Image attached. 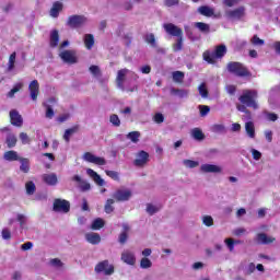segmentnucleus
<instances>
[{
  "instance_id": "nucleus-16",
  "label": "nucleus",
  "mask_w": 280,
  "mask_h": 280,
  "mask_svg": "<svg viewBox=\"0 0 280 280\" xmlns=\"http://www.w3.org/2000/svg\"><path fill=\"white\" fill-rule=\"evenodd\" d=\"M200 170L203 174H220L222 172V167L215 164H202Z\"/></svg>"
},
{
  "instance_id": "nucleus-27",
  "label": "nucleus",
  "mask_w": 280,
  "mask_h": 280,
  "mask_svg": "<svg viewBox=\"0 0 280 280\" xmlns=\"http://www.w3.org/2000/svg\"><path fill=\"white\" fill-rule=\"evenodd\" d=\"M20 170L23 172V174L30 173V159L27 158H20Z\"/></svg>"
},
{
  "instance_id": "nucleus-10",
  "label": "nucleus",
  "mask_w": 280,
  "mask_h": 280,
  "mask_svg": "<svg viewBox=\"0 0 280 280\" xmlns=\"http://www.w3.org/2000/svg\"><path fill=\"white\" fill-rule=\"evenodd\" d=\"M166 34H168L170 36H175L176 38L183 36V28L176 26L173 23H166L163 25Z\"/></svg>"
},
{
  "instance_id": "nucleus-58",
  "label": "nucleus",
  "mask_w": 280,
  "mask_h": 280,
  "mask_svg": "<svg viewBox=\"0 0 280 280\" xmlns=\"http://www.w3.org/2000/svg\"><path fill=\"white\" fill-rule=\"evenodd\" d=\"M158 211H159V208H156L154 205H152V203L147 205V212L150 215H154V213H156Z\"/></svg>"
},
{
  "instance_id": "nucleus-61",
  "label": "nucleus",
  "mask_w": 280,
  "mask_h": 280,
  "mask_svg": "<svg viewBox=\"0 0 280 280\" xmlns=\"http://www.w3.org/2000/svg\"><path fill=\"white\" fill-rule=\"evenodd\" d=\"M46 106V118L47 119H54V108H51V106L49 105H45Z\"/></svg>"
},
{
  "instance_id": "nucleus-53",
  "label": "nucleus",
  "mask_w": 280,
  "mask_h": 280,
  "mask_svg": "<svg viewBox=\"0 0 280 280\" xmlns=\"http://www.w3.org/2000/svg\"><path fill=\"white\" fill-rule=\"evenodd\" d=\"M199 94L201 95V97H209V90H207L205 83H201L199 85Z\"/></svg>"
},
{
  "instance_id": "nucleus-35",
  "label": "nucleus",
  "mask_w": 280,
  "mask_h": 280,
  "mask_svg": "<svg viewBox=\"0 0 280 280\" xmlns=\"http://www.w3.org/2000/svg\"><path fill=\"white\" fill-rule=\"evenodd\" d=\"M22 89H23V82L15 83L13 89L10 92H8L7 97L12 100V97H14V94L19 93V91H21Z\"/></svg>"
},
{
  "instance_id": "nucleus-7",
  "label": "nucleus",
  "mask_w": 280,
  "mask_h": 280,
  "mask_svg": "<svg viewBox=\"0 0 280 280\" xmlns=\"http://www.w3.org/2000/svg\"><path fill=\"white\" fill-rule=\"evenodd\" d=\"M59 58L67 65H77L78 62V51L70 49L63 50L59 54Z\"/></svg>"
},
{
  "instance_id": "nucleus-36",
  "label": "nucleus",
  "mask_w": 280,
  "mask_h": 280,
  "mask_svg": "<svg viewBox=\"0 0 280 280\" xmlns=\"http://www.w3.org/2000/svg\"><path fill=\"white\" fill-rule=\"evenodd\" d=\"M171 95H176L177 97H187V95H189V92L187 90L172 88Z\"/></svg>"
},
{
  "instance_id": "nucleus-64",
  "label": "nucleus",
  "mask_w": 280,
  "mask_h": 280,
  "mask_svg": "<svg viewBox=\"0 0 280 280\" xmlns=\"http://www.w3.org/2000/svg\"><path fill=\"white\" fill-rule=\"evenodd\" d=\"M256 267L253 262H250L247 268L245 269V275H253L255 272Z\"/></svg>"
},
{
  "instance_id": "nucleus-51",
  "label": "nucleus",
  "mask_w": 280,
  "mask_h": 280,
  "mask_svg": "<svg viewBox=\"0 0 280 280\" xmlns=\"http://www.w3.org/2000/svg\"><path fill=\"white\" fill-rule=\"evenodd\" d=\"M90 72H91L92 75H94L95 78L102 77V70H100V67H98V66H91V67H90Z\"/></svg>"
},
{
  "instance_id": "nucleus-23",
  "label": "nucleus",
  "mask_w": 280,
  "mask_h": 280,
  "mask_svg": "<svg viewBox=\"0 0 280 280\" xmlns=\"http://www.w3.org/2000/svg\"><path fill=\"white\" fill-rule=\"evenodd\" d=\"M86 242H89V244H93V245H97L100 244V242H102V236H100L98 233L92 232V233H88L85 235Z\"/></svg>"
},
{
  "instance_id": "nucleus-28",
  "label": "nucleus",
  "mask_w": 280,
  "mask_h": 280,
  "mask_svg": "<svg viewBox=\"0 0 280 280\" xmlns=\"http://www.w3.org/2000/svg\"><path fill=\"white\" fill-rule=\"evenodd\" d=\"M84 45L86 49H93V45H95V37L93 36V34L84 35Z\"/></svg>"
},
{
  "instance_id": "nucleus-33",
  "label": "nucleus",
  "mask_w": 280,
  "mask_h": 280,
  "mask_svg": "<svg viewBox=\"0 0 280 280\" xmlns=\"http://www.w3.org/2000/svg\"><path fill=\"white\" fill-rule=\"evenodd\" d=\"M105 224L102 218H97L92 222L91 229L92 231H100V229H104Z\"/></svg>"
},
{
  "instance_id": "nucleus-41",
  "label": "nucleus",
  "mask_w": 280,
  "mask_h": 280,
  "mask_svg": "<svg viewBox=\"0 0 280 280\" xmlns=\"http://www.w3.org/2000/svg\"><path fill=\"white\" fill-rule=\"evenodd\" d=\"M113 205H115V200L114 199H107L104 210L105 213H113V211H115V207H113Z\"/></svg>"
},
{
  "instance_id": "nucleus-4",
  "label": "nucleus",
  "mask_w": 280,
  "mask_h": 280,
  "mask_svg": "<svg viewBox=\"0 0 280 280\" xmlns=\"http://www.w3.org/2000/svg\"><path fill=\"white\" fill-rule=\"evenodd\" d=\"M95 272L101 275L103 272L106 277H110V275H115V266L110 265L108 260L100 261L95 268Z\"/></svg>"
},
{
  "instance_id": "nucleus-31",
  "label": "nucleus",
  "mask_w": 280,
  "mask_h": 280,
  "mask_svg": "<svg viewBox=\"0 0 280 280\" xmlns=\"http://www.w3.org/2000/svg\"><path fill=\"white\" fill-rule=\"evenodd\" d=\"M198 12H199L202 16H213V14H214L213 9L209 8L208 5H201V7H199Z\"/></svg>"
},
{
  "instance_id": "nucleus-59",
  "label": "nucleus",
  "mask_w": 280,
  "mask_h": 280,
  "mask_svg": "<svg viewBox=\"0 0 280 280\" xmlns=\"http://www.w3.org/2000/svg\"><path fill=\"white\" fill-rule=\"evenodd\" d=\"M225 91L226 93H229V95H234L237 92V86L233 84H229L225 86Z\"/></svg>"
},
{
  "instance_id": "nucleus-17",
  "label": "nucleus",
  "mask_w": 280,
  "mask_h": 280,
  "mask_svg": "<svg viewBox=\"0 0 280 280\" xmlns=\"http://www.w3.org/2000/svg\"><path fill=\"white\" fill-rule=\"evenodd\" d=\"M256 242L257 244L268 245V244H272L273 242H277V238L272 236H268V234L266 233H258L256 235Z\"/></svg>"
},
{
  "instance_id": "nucleus-3",
  "label": "nucleus",
  "mask_w": 280,
  "mask_h": 280,
  "mask_svg": "<svg viewBox=\"0 0 280 280\" xmlns=\"http://www.w3.org/2000/svg\"><path fill=\"white\" fill-rule=\"evenodd\" d=\"M223 56H226V46L219 45L215 47L214 51L206 50L202 54V58L208 65H215L217 59H222Z\"/></svg>"
},
{
  "instance_id": "nucleus-14",
  "label": "nucleus",
  "mask_w": 280,
  "mask_h": 280,
  "mask_svg": "<svg viewBox=\"0 0 280 280\" xmlns=\"http://www.w3.org/2000/svg\"><path fill=\"white\" fill-rule=\"evenodd\" d=\"M9 117L12 126H15L16 128H21L23 126V116L19 114V110L11 109Z\"/></svg>"
},
{
  "instance_id": "nucleus-63",
  "label": "nucleus",
  "mask_w": 280,
  "mask_h": 280,
  "mask_svg": "<svg viewBox=\"0 0 280 280\" xmlns=\"http://www.w3.org/2000/svg\"><path fill=\"white\" fill-rule=\"evenodd\" d=\"M20 140L25 145V144L30 143V136H27V133H25V132H21Z\"/></svg>"
},
{
  "instance_id": "nucleus-49",
  "label": "nucleus",
  "mask_w": 280,
  "mask_h": 280,
  "mask_svg": "<svg viewBox=\"0 0 280 280\" xmlns=\"http://www.w3.org/2000/svg\"><path fill=\"white\" fill-rule=\"evenodd\" d=\"M199 112L201 117H207V115H209L211 112V107L208 105H199Z\"/></svg>"
},
{
  "instance_id": "nucleus-37",
  "label": "nucleus",
  "mask_w": 280,
  "mask_h": 280,
  "mask_svg": "<svg viewBox=\"0 0 280 280\" xmlns=\"http://www.w3.org/2000/svg\"><path fill=\"white\" fill-rule=\"evenodd\" d=\"M14 65H16V52L10 55L7 71H14Z\"/></svg>"
},
{
  "instance_id": "nucleus-25",
  "label": "nucleus",
  "mask_w": 280,
  "mask_h": 280,
  "mask_svg": "<svg viewBox=\"0 0 280 280\" xmlns=\"http://www.w3.org/2000/svg\"><path fill=\"white\" fill-rule=\"evenodd\" d=\"M128 231H130V225L122 224V232L118 236L119 244H126L128 242Z\"/></svg>"
},
{
  "instance_id": "nucleus-5",
  "label": "nucleus",
  "mask_w": 280,
  "mask_h": 280,
  "mask_svg": "<svg viewBox=\"0 0 280 280\" xmlns=\"http://www.w3.org/2000/svg\"><path fill=\"white\" fill-rule=\"evenodd\" d=\"M52 211L56 213H69L71 211V203L67 199L57 198L54 200Z\"/></svg>"
},
{
  "instance_id": "nucleus-22",
  "label": "nucleus",
  "mask_w": 280,
  "mask_h": 280,
  "mask_svg": "<svg viewBox=\"0 0 280 280\" xmlns=\"http://www.w3.org/2000/svg\"><path fill=\"white\" fill-rule=\"evenodd\" d=\"M80 130V125H74L73 127L66 129L63 133V140L66 143H69L71 141V135H75Z\"/></svg>"
},
{
  "instance_id": "nucleus-60",
  "label": "nucleus",
  "mask_w": 280,
  "mask_h": 280,
  "mask_svg": "<svg viewBox=\"0 0 280 280\" xmlns=\"http://www.w3.org/2000/svg\"><path fill=\"white\" fill-rule=\"evenodd\" d=\"M180 3V0H164V5L166 8H174V5H178Z\"/></svg>"
},
{
  "instance_id": "nucleus-24",
  "label": "nucleus",
  "mask_w": 280,
  "mask_h": 280,
  "mask_svg": "<svg viewBox=\"0 0 280 280\" xmlns=\"http://www.w3.org/2000/svg\"><path fill=\"white\" fill-rule=\"evenodd\" d=\"M58 43H60V34L58 33V30H54L50 32L49 45L54 49L58 47Z\"/></svg>"
},
{
  "instance_id": "nucleus-39",
  "label": "nucleus",
  "mask_w": 280,
  "mask_h": 280,
  "mask_svg": "<svg viewBox=\"0 0 280 280\" xmlns=\"http://www.w3.org/2000/svg\"><path fill=\"white\" fill-rule=\"evenodd\" d=\"M16 136L14 133H9L7 136V140H5V143L8 145V148H14L16 145Z\"/></svg>"
},
{
  "instance_id": "nucleus-43",
  "label": "nucleus",
  "mask_w": 280,
  "mask_h": 280,
  "mask_svg": "<svg viewBox=\"0 0 280 280\" xmlns=\"http://www.w3.org/2000/svg\"><path fill=\"white\" fill-rule=\"evenodd\" d=\"M173 51H183V36L177 37L176 43L173 44Z\"/></svg>"
},
{
  "instance_id": "nucleus-8",
  "label": "nucleus",
  "mask_w": 280,
  "mask_h": 280,
  "mask_svg": "<svg viewBox=\"0 0 280 280\" xmlns=\"http://www.w3.org/2000/svg\"><path fill=\"white\" fill-rule=\"evenodd\" d=\"M150 161V153L144 150H141L137 153V159L133 161L136 167H145Z\"/></svg>"
},
{
  "instance_id": "nucleus-29",
  "label": "nucleus",
  "mask_w": 280,
  "mask_h": 280,
  "mask_svg": "<svg viewBox=\"0 0 280 280\" xmlns=\"http://www.w3.org/2000/svg\"><path fill=\"white\" fill-rule=\"evenodd\" d=\"M195 27L199 30V32H202L203 34H209L211 32V26L205 22H197L195 23Z\"/></svg>"
},
{
  "instance_id": "nucleus-15",
  "label": "nucleus",
  "mask_w": 280,
  "mask_h": 280,
  "mask_svg": "<svg viewBox=\"0 0 280 280\" xmlns=\"http://www.w3.org/2000/svg\"><path fill=\"white\" fill-rule=\"evenodd\" d=\"M128 73H130V70L126 68L120 69L117 72L116 84L118 89H121V91H124V82H126V75H128Z\"/></svg>"
},
{
  "instance_id": "nucleus-18",
  "label": "nucleus",
  "mask_w": 280,
  "mask_h": 280,
  "mask_svg": "<svg viewBox=\"0 0 280 280\" xmlns=\"http://www.w3.org/2000/svg\"><path fill=\"white\" fill-rule=\"evenodd\" d=\"M121 261L128 266H135V264H137V257H135V254L127 250L121 254Z\"/></svg>"
},
{
  "instance_id": "nucleus-47",
  "label": "nucleus",
  "mask_w": 280,
  "mask_h": 280,
  "mask_svg": "<svg viewBox=\"0 0 280 280\" xmlns=\"http://www.w3.org/2000/svg\"><path fill=\"white\" fill-rule=\"evenodd\" d=\"M109 121L110 124H113V126H116V128H119V126H121V120L119 119V116H117V114L110 115Z\"/></svg>"
},
{
  "instance_id": "nucleus-55",
  "label": "nucleus",
  "mask_w": 280,
  "mask_h": 280,
  "mask_svg": "<svg viewBox=\"0 0 280 280\" xmlns=\"http://www.w3.org/2000/svg\"><path fill=\"white\" fill-rule=\"evenodd\" d=\"M202 222H203L205 226H213V217L205 215L202 218Z\"/></svg>"
},
{
  "instance_id": "nucleus-62",
  "label": "nucleus",
  "mask_w": 280,
  "mask_h": 280,
  "mask_svg": "<svg viewBox=\"0 0 280 280\" xmlns=\"http://www.w3.org/2000/svg\"><path fill=\"white\" fill-rule=\"evenodd\" d=\"M71 117V114H62L57 118V121L59 124H65V121H68V119Z\"/></svg>"
},
{
  "instance_id": "nucleus-45",
  "label": "nucleus",
  "mask_w": 280,
  "mask_h": 280,
  "mask_svg": "<svg viewBox=\"0 0 280 280\" xmlns=\"http://www.w3.org/2000/svg\"><path fill=\"white\" fill-rule=\"evenodd\" d=\"M183 163L185 167H188L189 170H194V167H198V165H200V162L194 160H184Z\"/></svg>"
},
{
  "instance_id": "nucleus-42",
  "label": "nucleus",
  "mask_w": 280,
  "mask_h": 280,
  "mask_svg": "<svg viewBox=\"0 0 280 280\" xmlns=\"http://www.w3.org/2000/svg\"><path fill=\"white\" fill-rule=\"evenodd\" d=\"M139 137H141V132L139 131H131L127 135V139H130L132 143H139Z\"/></svg>"
},
{
  "instance_id": "nucleus-57",
  "label": "nucleus",
  "mask_w": 280,
  "mask_h": 280,
  "mask_svg": "<svg viewBox=\"0 0 280 280\" xmlns=\"http://www.w3.org/2000/svg\"><path fill=\"white\" fill-rule=\"evenodd\" d=\"M153 120L155 124H163V121H165V116H163V114H161V113H156L153 116Z\"/></svg>"
},
{
  "instance_id": "nucleus-40",
  "label": "nucleus",
  "mask_w": 280,
  "mask_h": 280,
  "mask_svg": "<svg viewBox=\"0 0 280 280\" xmlns=\"http://www.w3.org/2000/svg\"><path fill=\"white\" fill-rule=\"evenodd\" d=\"M144 40L148 45H151V47H156V37L154 36V33L147 34Z\"/></svg>"
},
{
  "instance_id": "nucleus-12",
  "label": "nucleus",
  "mask_w": 280,
  "mask_h": 280,
  "mask_svg": "<svg viewBox=\"0 0 280 280\" xmlns=\"http://www.w3.org/2000/svg\"><path fill=\"white\" fill-rule=\"evenodd\" d=\"M86 23V18L84 15H71L68 19L69 27H82Z\"/></svg>"
},
{
  "instance_id": "nucleus-56",
  "label": "nucleus",
  "mask_w": 280,
  "mask_h": 280,
  "mask_svg": "<svg viewBox=\"0 0 280 280\" xmlns=\"http://www.w3.org/2000/svg\"><path fill=\"white\" fill-rule=\"evenodd\" d=\"M252 45H258L261 46L265 44L264 39L259 38V36L254 35L250 39Z\"/></svg>"
},
{
  "instance_id": "nucleus-52",
  "label": "nucleus",
  "mask_w": 280,
  "mask_h": 280,
  "mask_svg": "<svg viewBox=\"0 0 280 280\" xmlns=\"http://www.w3.org/2000/svg\"><path fill=\"white\" fill-rule=\"evenodd\" d=\"M1 235H2V238L7 240V241L12 240V232H11L10 229H8V228H4V229L1 231Z\"/></svg>"
},
{
  "instance_id": "nucleus-21",
  "label": "nucleus",
  "mask_w": 280,
  "mask_h": 280,
  "mask_svg": "<svg viewBox=\"0 0 280 280\" xmlns=\"http://www.w3.org/2000/svg\"><path fill=\"white\" fill-rule=\"evenodd\" d=\"M86 174H89L91 178H93L96 185H98L100 187H104V179H102V176H100L97 172L93 171V168H88Z\"/></svg>"
},
{
  "instance_id": "nucleus-11",
  "label": "nucleus",
  "mask_w": 280,
  "mask_h": 280,
  "mask_svg": "<svg viewBox=\"0 0 280 280\" xmlns=\"http://www.w3.org/2000/svg\"><path fill=\"white\" fill-rule=\"evenodd\" d=\"M28 91H30L31 100L33 102H36V100H38V95H40V84L38 83V80H33L28 84Z\"/></svg>"
},
{
  "instance_id": "nucleus-38",
  "label": "nucleus",
  "mask_w": 280,
  "mask_h": 280,
  "mask_svg": "<svg viewBox=\"0 0 280 280\" xmlns=\"http://www.w3.org/2000/svg\"><path fill=\"white\" fill-rule=\"evenodd\" d=\"M25 189H26V194L27 196H34V194H36V184H34V182H27L25 184Z\"/></svg>"
},
{
  "instance_id": "nucleus-9",
  "label": "nucleus",
  "mask_w": 280,
  "mask_h": 280,
  "mask_svg": "<svg viewBox=\"0 0 280 280\" xmlns=\"http://www.w3.org/2000/svg\"><path fill=\"white\" fill-rule=\"evenodd\" d=\"M113 198L116 202H126L132 198V191L129 189H118L114 192Z\"/></svg>"
},
{
  "instance_id": "nucleus-1",
  "label": "nucleus",
  "mask_w": 280,
  "mask_h": 280,
  "mask_svg": "<svg viewBox=\"0 0 280 280\" xmlns=\"http://www.w3.org/2000/svg\"><path fill=\"white\" fill-rule=\"evenodd\" d=\"M226 70L232 75H236V78H250L253 73L244 63L240 61H230L226 65Z\"/></svg>"
},
{
  "instance_id": "nucleus-30",
  "label": "nucleus",
  "mask_w": 280,
  "mask_h": 280,
  "mask_svg": "<svg viewBox=\"0 0 280 280\" xmlns=\"http://www.w3.org/2000/svg\"><path fill=\"white\" fill-rule=\"evenodd\" d=\"M4 161H20L19 153L16 151H7L3 155Z\"/></svg>"
},
{
  "instance_id": "nucleus-19",
  "label": "nucleus",
  "mask_w": 280,
  "mask_h": 280,
  "mask_svg": "<svg viewBox=\"0 0 280 280\" xmlns=\"http://www.w3.org/2000/svg\"><path fill=\"white\" fill-rule=\"evenodd\" d=\"M42 179L46 185H49L50 187L58 185V175L55 173L44 174Z\"/></svg>"
},
{
  "instance_id": "nucleus-46",
  "label": "nucleus",
  "mask_w": 280,
  "mask_h": 280,
  "mask_svg": "<svg viewBox=\"0 0 280 280\" xmlns=\"http://www.w3.org/2000/svg\"><path fill=\"white\" fill-rule=\"evenodd\" d=\"M140 267L143 268L144 270H148V268H152V260L149 258L143 257L140 260Z\"/></svg>"
},
{
  "instance_id": "nucleus-6",
  "label": "nucleus",
  "mask_w": 280,
  "mask_h": 280,
  "mask_svg": "<svg viewBox=\"0 0 280 280\" xmlns=\"http://www.w3.org/2000/svg\"><path fill=\"white\" fill-rule=\"evenodd\" d=\"M226 19L230 21H242L246 16V7L241 5L238 8L225 11Z\"/></svg>"
},
{
  "instance_id": "nucleus-2",
  "label": "nucleus",
  "mask_w": 280,
  "mask_h": 280,
  "mask_svg": "<svg viewBox=\"0 0 280 280\" xmlns=\"http://www.w3.org/2000/svg\"><path fill=\"white\" fill-rule=\"evenodd\" d=\"M257 97H259L257 90H243L242 95L238 97V102L248 108H254V110H257V108H259Z\"/></svg>"
},
{
  "instance_id": "nucleus-13",
  "label": "nucleus",
  "mask_w": 280,
  "mask_h": 280,
  "mask_svg": "<svg viewBox=\"0 0 280 280\" xmlns=\"http://www.w3.org/2000/svg\"><path fill=\"white\" fill-rule=\"evenodd\" d=\"M83 159L84 161H86L88 163H93L94 165H106V159L104 158H100V156H95L93 153L91 152H85L83 154Z\"/></svg>"
},
{
  "instance_id": "nucleus-50",
  "label": "nucleus",
  "mask_w": 280,
  "mask_h": 280,
  "mask_svg": "<svg viewBox=\"0 0 280 280\" xmlns=\"http://www.w3.org/2000/svg\"><path fill=\"white\" fill-rule=\"evenodd\" d=\"M106 176L112 178V180L119 182V172L117 171H105Z\"/></svg>"
},
{
  "instance_id": "nucleus-26",
  "label": "nucleus",
  "mask_w": 280,
  "mask_h": 280,
  "mask_svg": "<svg viewBox=\"0 0 280 280\" xmlns=\"http://www.w3.org/2000/svg\"><path fill=\"white\" fill-rule=\"evenodd\" d=\"M61 10H62V3L55 2L52 4V8L50 9V16H52V19H58Z\"/></svg>"
},
{
  "instance_id": "nucleus-54",
  "label": "nucleus",
  "mask_w": 280,
  "mask_h": 280,
  "mask_svg": "<svg viewBox=\"0 0 280 280\" xmlns=\"http://www.w3.org/2000/svg\"><path fill=\"white\" fill-rule=\"evenodd\" d=\"M225 244L231 253H233V250H235V240L225 238Z\"/></svg>"
},
{
  "instance_id": "nucleus-34",
  "label": "nucleus",
  "mask_w": 280,
  "mask_h": 280,
  "mask_svg": "<svg viewBox=\"0 0 280 280\" xmlns=\"http://www.w3.org/2000/svg\"><path fill=\"white\" fill-rule=\"evenodd\" d=\"M184 80H185V72L183 71L173 72V81L176 82V84H183Z\"/></svg>"
},
{
  "instance_id": "nucleus-20",
  "label": "nucleus",
  "mask_w": 280,
  "mask_h": 280,
  "mask_svg": "<svg viewBox=\"0 0 280 280\" xmlns=\"http://www.w3.org/2000/svg\"><path fill=\"white\" fill-rule=\"evenodd\" d=\"M72 180L74 183H79L81 191H89L91 189V184L86 180H83L80 175H74Z\"/></svg>"
},
{
  "instance_id": "nucleus-44",
  "label": "nucleus",
  "mask_w": 280,
  "mask_h": 280,
  "mask_svg": "<svg viewBox=\"0 0 280 280\" xmlns=\"http://www.w3.org/2000/svg\"><path fill=\"white\" fill-rule=\"evenodd\" d=\"M192 137L194 139H196L197 141H202L205 139V133L202 132V130L195 128L192 130Z\"/></svg>"
},
{
  "instance_id": "nucleus-48",
  "label": "nucleus",
  "mask_w": 280,
  "mask_h": 280,
  "mask_svg": "<svg viewBox=\"0 0 280 280\" xmlns=\"http://www.w3.org/2000/svg\"><path fill=\"white\" fill-rule=\"evenodd\" d=\"M212 131L223 135L226 132V127L222 124H217L212 126Z\"/></svg>"
},
{
  "instance_id": "nucleus-32",
  "label": "nucleus",
  "mask_w": 280,
  "mask_h": 280,
  "mask_svg": "<svg viewBox=\"0 0 280 280\" xmlns=\"http://www.w3.org/2000/svg\"><path fill=\"white\" fill-rule=\"evenodd\" d=\"M245 130L250 139H255V124H253V121H247L245 124Z\"/></svg>"
}]
</instances>
